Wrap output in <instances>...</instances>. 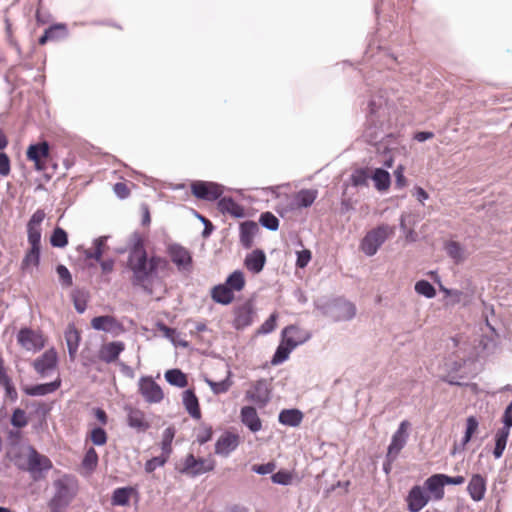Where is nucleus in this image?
<instances>
[{
	"label": "nucleus",
	"instance_id": "nucleus-38",
	"mask_svg": "<svg viewBox=\"0 0 512 512\" xmlns=\"http://www.w3.org/2000/svg\"><path fill=\"white\" fill-rule=\"evenodd\" d=\"M374 186L378 191H385L390 187L391 177L388 171L376 168L371 176Z\"/></svg>",
	"mask_w": 512,
	"mask_h": 512
},
{
	"label": "nucleus",
	"instance_id": "nucleus-39",
	"mask_svg": "<svg viewBox=\"0 0 512 512\" xmlns=\"http://www.w3.org/2000/svg\"><path fill=\"white\" fill-rule=\"evenodd\" d=\"M40 249L41 247H33L26 252L22 263L21 268L24 271H29L39 265L40 262Z\"/></svg>",
	"mask_w": 512,
	"mask_h": 512
},
{
	"label": "nucleus",
	"instance_id": "nucleus-30",
	"mask_svg": "<svg viewBox=\"0 0 512 512\" xmlns=\"http://www.w3.org/2000/svg\"><path fill=\"white\" fill-rule=\"evenodd\" d=\"M259 232V226L254 221H245L240 224V242L245 248H250L255 235Z\"/></svg>",
	"mask_w": 512,
	"mask_h": 512
},
{
	"label": "nucleus",
	"instance_id": "nucleus-52",
	"mask_svg": "<svg viewBox=\"0 0 512 512\" xmlns=\"http://www.w3.org/2000/svg\"><path fill=\"white\" fill-rule=\"evenodd\" d=\"M415 291L426 298H433L436 295L434 286L427 280H420L416 282Z\"/></svg>",
	"mask_w": 512,
	"mask_h": 512
},
{
	"label": "nucleus",
	"instance_id": "nucleus-55",
	"mask_svg": "<svg viewBox=\"0 0 512 512\" xmlns=\"http://www.w3.org/2000/svg\"><path fill=\"white\" fill-rule=\"evenodd\" d=\"M11 424L16 428H23L28 424V419L24 410L17 408L13 411Z\"/></svg>",
	"mask_w": 512,
	"mask_h": 512
},
{
	"label": "nucleus",
	"instance_id": "nucleus-3",
	"mask_svg": "<svg viewBox=\"0 0 512 512\" xmlns=\"http://www.w3.org/2000/svg\"><path fill=\"white\" fill-rule=\"evenodd\" d=\"M53 485L55 493L49 502V507L52 512H61L76 494V480L69 475H64L55 480Z\"/></svg>",
	"mask_w": 512,
	"mask_h": 512
},
{
	"label": "nucleus",
	"instance_id": "nucleus-29",
	"mask_svg": "<svg viewBox=\"0 0 512 512\" xmlns=\"http://www.w3.org/2000/svg\"><path fill=\"white\" fill-rule=\"evenodd\" d=\"M182 402L186 411L192 418L197 420L201 418L199 401L193 390L187 389L183 392Z\"/></svg>",
	"mask_w": 512,
	"mask_h": 512
},
{
	"label": "nucleus",
	"instance_id": "nucleus-5",
	"mask_svg": "<svg viewBox=\"0 0 512 512\" xmlns=\"http://www.w3.org/2000/svg\"><path fill=\"white\" fill-rule=\"evenodd\" d=\"M215 465V460L211 457L196 458L193 454H188L177 469L179 473L194 478L213 471Z\"/></svg>",
	"mask_w": 512,
	"mask_h": 512
},
{
	"label": "nucleus",
	"instance_id": "nucleus-57",
	"mask_svg": "<svg viewBox=\"0 0 512 512\" xmlns=\"http://www.w3.org/2000/svg\"><path fill=\"white\" fill-rule=\"evenodd\" d=\"M277 314L273 313L269 316L268 319L265 320V322L260 326L258 333L260 334H269L276 328V322H277Z\"/></svg>",
	"mask_w": 512,
	"mask_h": 512
},
{
	"label": "nucleus",
	"instance_id": "nucleus-17",
	"mask_svg": "<svg viewBox=\"0 0 512 512\" xmlns=\"http://www.w3.org/2000/svg\"><path fill=\"white\" fill-rule=\"evenodd\" d=\"M57 361L56 351L49 349L34 361L33 367L40 376L45 377L55 370Z\"/></svg>",
	"mask_w": 512,
	"mask_h": 512
},
{
	"label": "nucleus",
	"instance_id": "nucleus-47",
	"mask_svg": "<svg viewBox=\"0 0 512 512\" xmlns=\"http://www.w3.org/2000/svg\"><path fill=\"white\" fill-rule=\"evenodd\" d=\"M50 243L53 247L64 248L68 244L66 231L60 227H56L51 235Z\"/></svg>",
	"mask_w": 512,
	"mask_h": 512
},
{
	"label": "nucleus",
	"instance_id": "nucleus-53",
	"mask_svg": "<svg viewBox=\"0 0 512 512\" xmlns=\"http://www.w3.org/2000/svg\"><path fill=\"white\" fill-rule=\"evenodd\" d=\"M90 440L96 446H103L107 442V433L102 427H94L90 432Z\"/></svg>",
	"mask_w": 512,
	"mask_h": 512
},
{
	"label": "nucleus",
	"instance_id": "nucleus-25",
	"mask_svg": "<svg viewBox=\"0 0 512 512\" xmlns=\"http://www.w3.org/2000/svg\"><path fill=\"white\" fill-rule=\"evenodd\" d=\"M241 422L252 432L262 429V422L253 406H244L240 411Z\"/></svg>",
	"mask_w": 512,
	"mask_h": 512
},
{
	"label": "nucleus",
	"instance_id": "nucleus-22",
	"mask_svg": "<svg viewBox=\"0 0 512 512\" xmlns=\"http://www.w3.org/2000/svg\"><path fill=\"white\" fill-rule=\"evenodd\" d=\"M125 350V344L122 341H113L103 344L98 352V358L105 363L115 362L119 355Z\"/></svg>",
	"mask_w": 512,
	"mask_h": 512
},
{
	"label": "nucleus",
	"instance_id": "nucleus-46",
	"mask_svg": "<svg viewBox=\"0 0 512 512\" xmlns=\"http://www.w3.org/2000/svg\"><path fill=\"white\" fill-rule=\"evenodd\" d=\"M369 178H370V175L368 174L367 169H364V168L356 169L350 175V183L354 187L368 186Z\"/></svg>",
	"mask_w": 512,
	"mask_h": 512
},
{
	"label": "nucleus",
	"instance_id": "nucleus-36",
	"mask_svg": "<svg viewBox=\"0 0 512 512\" xmlns=\"http://www.w3.org/2000/svg\"><path fill=\"white\" fill-rule=\"evenodd\" d=\"M483 332V337L480 341V344L482 345L484 350H489L493 348L496 344V340L498 338V334L495 330V328L489 323V321L486 319L485 325L483 328H481Z\"/></svg>",
	"mask_w": 512,
	"mask_h": 512
},
{
	"label": "nucleus",
	"instance_id": "nucleus-16",
	"mask_svg": "<svg viewBox=\"0 0 512 512\" xmlns=\"http://www.w3.org/2000/svg\"><path fill=\"white\" fill-rule=\"evenodd\" d=\"M240 439L235 433L224 432L215 443V454L228 457L239 446Z\"/></svg>",
	"mask_w": 512,
	"mask_h": 512
},
{
	"label": "nucleus",
	"instance_id": "nucleus-58",
	"mask_svg": "<svg viewBox=\"0 0 512 512\" xmlns=\"http://www.w3.org/2000/svg\"><path fill=\"white\" fill-rule=\"evenodd\" d=\"M48 29H52L50 40H58L65 38L68 34L67 27L65 24H55L50 26Z\"/></svg>",
	"mask_w": 512,
	"mask_h": 512
},
{
	"label": "nucleus",
	"instance_id": "nucleus-11",
	"mask_svg": "<svg viewBox=\"0 0 512 512\" xmlns=\"http://www.w3.org/2000/svg\"><path fill=\"white\" fill-rule=\"evenodd\" d=\"M407 420L402 421L391 438V442L387 449V454L391 459H397L401 450L405 447L408 440L407 429L409 427Z\"/></svg>",
	"mask_w": 512,
	"mask_h": 512
},
{
	"label": "nucleus",
	"instance_id": "nucleus-34",
	"mask_svg": "<svg viewBox=\"0 0 512 512\" xmlns=\"http://www.w3.org/2000/svg\"><path fill=\"white\" fill-rule=\"evenodd\" d=\"M303 413L298 409H284L279 413L278 420L282 425L297 427L301 424Z\"/></svg>",
	"mask_w": 512,
	"mask_h": 512
},
{
	"label": "nucleus",
	"instance_id": "nucleus-35",
	"mask_svg": "<svg viewBox=\"0 0 512 512\" xmlns=\"http://www.w3.org/2000/svg\"><path fill=\"white\" fill-rule=\"evenodd\" d=\"M80 339V334L77 331V329L73 325L68 326V328L65 331V340L71 360L75 358V355L79 348Z\"/></svg>",
	"mask_w": 512,
	"mask_h": 512
},
{
	"label": "nucleus",
	"instance_id": "nucleus-37",
	"mask_svg": "<svg viewBox=\"0 0 512 512\" xmlns=\"http://www.w3.org/2000/svg\"><path fill=\"white\" fill-rule=\"evenodd\" d=\"M317 191L313 189H302L294 198V203L297 208H307L311 206L317 198Z\"/></svg>",
	"mask_w": 512,
	"mask_h": 512
},
{
	"label": "nucleus",
	"instance_id": "nucleus-23",
	"mask_svg": "<svg viewBox=\"0 0 512 512\" xmlns=\"http://www.w3.org/2000/svg\"><path fill=\"white\" fill-rule=\"evenodd\" d=\"M424 489L429 493L430 499L440 501L444 498L445 482L443 474H434L424 482Z\"/></svg>",
	"mask_w": 512,
	"mask_h": 512
},
{
	"label": "nucleus",
	"instance_id": "nucleus-64",
	"mask_svg": "<svg viewBox=\"0 0 512 512\" xmlns=\"http://www.w3.org/2000/svg\"><path fill=\"white\" fill-rule=\"evenodd\" d=\"M195 215L202 222V226H204L202 236L204 238L209 237L214 230L213 224L206 217L199 214L198 212H195Z\"/></svg>",
	"mask_w": 512,
	"mask_h": 512
},
{
	"label": "nucleus",
	"instance_id": "nucleus-24",
	"mask_svg": "<svg viewBox=\"0 0 512 512\" xmlns=\"http://www.w3.org/2000/svg\"><path fill=\"white\" fill-rule=\"evenodd\" d=\"M127 424L130 428L135 429L137 432H145L150 428V423L147 421L145 414L140 409L127 407Z\"/></svg>",
	"mask_w": 512,
	"mask_h": 512
},
{
	"label": "nucleus",
	"instance_id": "nucleus-40",
	"mask_svg": "<svg viewBox=\"0 0 512 512\" xmlns=\"http://www.w3.org/2000/svg\"><path fill=\"white\" fill-rule=\"evenodd\" d=\"M134 489L132 487H121L113 491L111 503L115 506H126L129 504L130 497Z\"/></svg>",
	"mask_w": 512,
	"mask_h": 512
},
{
	"label": "nucleus",
	"instance_id": "nucleus-59",
	"mask_svg": "<svg viewBox=\"0 0 512 512\" xmlns=\"http://www.w3.org/2000/svg\"><path fill=\"white\" fill-rule=\"evenodd\" d=\"M417 218L412 213H403L400 218V228L402 231H406L409 227H414L417 223Z\"/></svg>",
	"mask_w": 512,
	"mask_h": 512
},
{
	"label": "nucleus",
	"instance_id": "nucleus-44",
	"mask_svg": "<svg viewBox=\"0 0 512 512\" xmlns=\"http://www.w3.org/2000/svg\"><path fill=\"white\" fill-rule=\"evenodd\" d=\"M206 382L214 394L218 395L226 393L233 384L231 381V371H228L227 377L222 381L215 382L207 379Z\"/></svg>",
	"mask_w": 512,
	"mask_h": 512
},
{
	"label": "nucleus",
	"instance_id": "nucleus-62",
	"mask_svg": "<svg viewBox=\"0 0 512 512\" xmlns=\"http://www.w3.org/2000/svg\"><path fill=\"white\" fill-rule=\"evenodd\" d=\"M311 260V252L307 249L297 252L296 265L299 268H304L308 265Z\"/></svg>",
	"mask_w": 512,
	"mask_h": 512
},
{
	"label": "nucleus",
	"instance_id": "nucleus-7",
	"mask_svg": "<svg viewBox=\"0 0 512 512\" xmlns=\"http://www.w3.org/2000/svg\"><path fill=\"white\" fill-rule=\"evenodd\" d=\"M393 233V228L388 225H380L368 232L361 242V249L367 256L377 253L380 246Z\"/></svg>",
	"mask_w": 512,
	"mask_h": 512
},
{
	"label": "nucleus",
	"instance_id": "nucleus-4",
	"mask_svg": "<svg viewBox=\"0 0 512 512\" xmlns=\"http://www.w3.org/2000/svg\"><path fill=\"white\" fill-rule=\"evenodd\" d=\"M19 469L29 472L34 481H39L45 477V474L52 469L53 464L51 460L40 454L35 448H28V456L26 464H18Z\"/></svg>",
	"mask_w": 512,
	"mask_h": 512
},
{
	"label": "nucleus",
	"instance_id": "nucleus-32",
	"mask_svg": "<svg viewBox=\"0 0 512 512\" xmlns=\"http://www.w3.org/2000/svg\"><path fill=\"white\" fill-rule=\"evenodd\" d=\"M444 249L455 264H460L467 258L465 247L457 241L451 240L446 242Z\"/></svg>",
	"mask_w": 512,
	"mask_h": 512
},
{
	"label": "nucleus",
	"instance_id": "nucleus-63",
	"mask_svg": "<svg viewBox=\"0 0 512 512\" xmlns=\"http://www.w3.org/2000/svg\"><path fill=\"white\" fill-rule=\"evenodd\" d=\"M272 481L280 485H288L291 482V475L284 471L276 472L272 475Z\"/></svg>",
	"mask_w": 512,
	"mask_h": 512
},
{
	"label": "nucleus",
	"instance_id": "nucleus-61",
	"mask_svg": "<svg viewBox=\"0 0 512 512\" xmlns=\"http://www.w3.org/2000/svg\"><path fill=\"white\" fill-rule=\"evenodd\" d=\"M275 470V464L273 462H268L261 465H253L252 471L259 475H267L272 473Z\"/></svg>",
	"mask_w": 512,
	"mask_h": 512
},
{
	"label": "nucleus",
	"instance_id": "nucleus-6",
	"mask_svg": "<svg viewBox=\"0 0 512 512\" xmlns=\"http://www.w3.org/2000/svg\"><path fill=\"white\" fill-rule=\"evenodd\" d=\"M166 253L179 273L189 274L192 272V253L186 247L179 243H171L167 245Z\"/></svg>",
	"mask_w": 512,
	"mask_h": 512
},
{
	"label": "nucleus",
	"instance_id": "nucleus-45",
	"mask_svg": "<svg viewBox=\"0 0 512 512\" xmlns=\"http://www.w3.org/2000/svg\"><path fill=\"white\" fill-rule=\"evenodd\" d=\"M232 291H241L245 286L244 274L240 270L231 273L225 283Z\"/></svg>",
	"mask_w": 512,
	"mask_h": 512
},
{
	"label": "nucleus",
	"instance_id": "nucleus-19",
	"mask_svg": "<svg viewBox=\"0 0 512 512\" xmlns=\"http://www.w3.org/2000/svg\"><path fill=\"white\" fill-rule=\"evenodd\" d=\"M310 338V332L294 325L287 326L282 331V339L294 349L307 342Z\"/></svg>",
	"mask_w": 512,
	"mask_h": 512
},
{
	"label": "nucleus",
	"instance_id": "nucleus-54",
	"mask_svg": "<svg viewBox=\"0 0 512 512\" xmlns=\"http://www.w3.org/2000/svg\"><path fill=\"white\" fill-rule=\"evenodd\" d=\"M168 458H169L168 456L162 454L160 456H156V457L149 459L145 463V471L147 473H151V472L155 471L157 468L164 466L165 463L167 462Z\"/></svg>",
	"mask_w": 512,
	"mask_h": 512
},
{
	"label": "nucleus",
	"instance_id": "nucleus-28",
	"mask_svg": "<svg viewBox=\"0 0 512 512\" xmlns=\"http://www.w3.org/2000/svg\"><path fill=\"white\" fill-rule=\"evenodd\" d=\"M61 386V380L57 378L55 381L43 384H36L23 388V392L28 396H45L55 392Z\"/></svg>",
	"mask_w": 512,
	"mask_h": 512
},
{
	"label": "nucleus",
	"instance_id": "nucleus-9",
	"mask_svg": "<svg viewBox=\"0 0 512 512\" xmlns=\"http://www.w3.org/2000/svg\"><path fill=\"white\" fill-rule=\"evenodd\" d=\"M245 398L263 408L270 401V389L266 379H259L255 381L250 388L245 392Z\"/></svg>",
	"mask_w": 512,
	"mask_h": 512
},
{
	"label": "nucleus",
	"instance_id": "nucleus-31",
	"mask_svg": "<svg viewBox=\"0 0 512 512\" xmlns=\"http://www.w3.org/2000/svg\"><path fill=\"white\" fill-rule=\"evenodd\" d=\"M265 263H266L265 253L259 249L254 250L253 252L248 254L245 258L246 268L254 274L261 272Z\"/></svg>",
	"mask_w": 512,
	"mask_h": 512
},
{
	"label": "nucleus",
	"instance_id": "nucleus-13",
	"mask_svg": "<svg viewBox=\"0 0 512 512\" xmlns=\"http://www.w3.org/2000/svg\"><path fill=\"white\" fill-rule=\"evenodd\" d=\"M330 314L334 321H349L356 315V306L347 300H336L329 306Z\"/></svg>",
	"mask_w": 512,
	"mask_h": 512
},
{
	"label": "nucleus",
	"instance_id": "nucleus-15",
	"mask_svg": "<svg viewBox=\"0 0 512 512\" xmlns=\"http://www.w3.org/2000/svg\"><path fill=\"white\" fill-rule=\"evenodd\" d=\"M430 496L424 487L415 485L409 491L406 502L410 512L421 511L429 502Z\"/></svg>",
	"mask_w": 512,
	"mask_h": 512
},
{
	"label": "nucleus",
	"instance_id": "nucleus-51",
	"mask_svg": "<svg viewBox=\"0 0 512 512\" xmlns=\"http://www.w3.org/2000/svg\"><path fill=\"white\" fill-rule=\"evenodd\" d=\"M174 435H175V430L174 428L172 427H168L164 430L163 432V438H162V442H161V449H162V454L166 455L169 457L171 451H172V441H173V438H174Z\"/></svg>",
	"mask_w": 512,
	"mask_h": 512
},
{
	"label": "nucleus",
	"instance_id": "nucleus-21",
	"mask_svg": "<svg viewBox=\"0 0 512 512\" xmlns=\"http://www.w3.org/2000/svg\"><path fill=\"white\" fill-rule=\"evenodd\" d=\"M48 156L49 144L46 141L30 145L27 150V158L35 163V168L39 171L45 169L43 159H46Z\"/></svg>",
	"mask_w": 512,
	"mask_h": 512
},
{
	"label": "nucleus",
	"instance_id": "nucleus-41",
	"mask_svg": "<svg viewBox=\"0 0 512 512\" xmlns=\"http://www.w3.org/2000/svg\"><path fill=\"white\" fill-rule=\"evenodd\" d=\"M165 379L170 385L179 388H184L188 385L186 375L179 369H170L166 371Z\"/></svg>",
	"mask_w": 512,
	"mask_h": 512
},
{
	"label": "nucleus",
	"instance_id": "nucleus-50",
	"mask_svg": "<svg viewBox=\"0 0 512 512\" xmlns=\"http://www.w3.org/2000/svg\"><path fill=\"white\" fill-rule=\"evenodd\" d=\"M259 223L270 231H276L279 228L278 218L271 212H264L260 215Z\"/></svg>",
	"mask_w": 512,
	"mask_h": 512
},
{
	"label": "nucleus",
	"instance_id": "nucleus-42",
	"mask_svg": "<svg viewBox=\"0 0 512 512\" xmlns=\"http://www.w3.org/2000/svg\"><path fill=\"white\" fill-rule=\"evenodd\" d=\"M294 350V348L291 347L286 341L282 339L280 345L277 347L273 357H272V364L278 365L283 362H285L288 358L290 353Z\"/></svg>",
	"mask_w": 512,
	"mask_h": 512
},
{
	"label": "nucleus",
	"instance_id": "nucleus-20",
	"mask_svg": "<svg viewBox=\"0 0 512 512\" xmlns=\"http://www.w3.org/2000/svg\"><path fill=\"white\" fill-rule=\"evenodd\" d=\"M254 310L250 303H245L234 309L233 327L237 330L244 329L253 323Z\"/></svg>",
	"mask_w": 512,
	"mask_h": 512
},
{
	"label": "nucleus",
	"instance_id": "nucleus-60",
	"mask_svg": "<svg viewBox=\"0 0 512 512\" xmlns=\"http://www.w3.org/2000/svg\"><path fill=\"white\" fill-rule=\"evenodd\" d=\"M73 302H74V307H75L76 311L80 314L84 313V311L86 310V307H87V300H86L84 293H80V292L74 293L73 294Z\"/></svg>",
	"mask_w": 512,
	"mask_h": 512
},
{
	"label": "nucleus",
	"instance_id": "nucleus-1",
	"mask_svg": "<svg viewBox=\"0 0 512 512\" xmlns=\"http://www.w3.org/2000/svg\"><path fill=\"white\" fill-rule=\"evenodd\" d=\"M127 267L132 272V284L149 293H152L153 285L160 281V274H167L171 268L165 257L156 254L148 257L144 239L138 232H134L128 242Z\"/></svg>",
	"mask_w": 512,
	"mask_h": 512
},
{
	"label": "nucleus",
	"instance_id": "nucleus-2",
	"mask_svg": "<svg viewBox=\"0 0 512 512\" xmlns=\"http://www.w3.org/2000/svg\"><path fill=\"white\" fill-rule=\"evenodd\" d=\"M392 110L386 92L379 91L371 96L368 101L367 127L364 131L368 143L375 144L382 137L384 126L390 123Z\"/></svg>",
	"mask_w": 512,
	"mask_h": 512
},
{
	"label": "nucleus",
	"instance_id": "nucleus-18",
	"mask_svg": "<svg viewBox=\"0 0 512 512\" xmlns=\"http://www.w3.org/2000/svg\"><path fill=\"white\" fill-rule=\"evenodd\" d=\"M91 326L97 331H103L113 335H117L123 331L122 324L115 317L110 315L94 317L91 320Z\"/></svg>",
	"mask_w": 512,
	"mask_h": 512
},
{
	"label": "nucleus",
	"instance_id": "nucleus-8",
	"mask_svg": "<svg viewBox=\"0 0 512 512\" xmlns=\"http://www.w3.org/2000/svg\"><path fill=\"white\" fill-rule=\"evenodd\" d=\"M191 191L198 199L215 201L222 196L224 188L222 185L215 182L195 181L191 185Z\"/></svg>",
	"mask_w": 512,
	"mask_h": 512
},
{
	"label": "nucleus",
	"instance_id": "nucleus-43",
	"mask_svg": "<svg viewBox=\"0 0 512 512\" xmlns=\"http://www.w3.org/2000/svg\"><path fill=\"white\" fill-rule=\"evenodd\" d=\"M508 436H509V432L507 431V428H501L500 430L497 431L496 436H495L496 443H495V448L493 451L495 458L498 459L503 455Z\"/></svg>",
	"mask_w": 512,
	"mask_h": 512
},
{
	"label": "nucleus",
	"instance_id": "nucleus-26",
	"mask_svg": "<svg viewBox=\"0 0 512 512\" xmlns=\"http://www.w3.org/2000/svg\"><path fill=\"white\" fill-rule=\"evenodd\" d=\"M217 208L222 214H228L234 218L245 216L244 208L231 197L219 198Z\"/></svg>",
	"mask_w": 512,
	"mask_h": 512
},
{
	"label": "nucleus",
	"instance_id": "nucleus-10",
	"mask_svg": "<svg viewBox=\"0 0 512 512\" xmlns=\"http://www.w3.org/2000/svg\"><path fill=\"white\" fill-rule=\"evenodd\" d=\"M139 392L148 403H160L164 398L162 388L151 378L141 377L138 383Z\"/></svg>",
	"mask_w": 512,
	"mask_h": 512
},
{
	"label": "nucleus",
	"instance_id": "nucleus-48",
	"mask_svg": "<svg viewBox=\"0 0 512 512\" xmlns=\"http://www.w3.org/2000/svg\"><path fill=\"white\" fill-rule=\"evenodd\" d=\"M97 464H98V454L93 447H90L84 455V458L82 460V467L85 470L92 472L97 467Z\"/></svg>",
	"mask_w": 512,
	"mask_h": 512
},
{
	"label": "nucleus",
	"instance_id": "nucleus-27",
	"mask_svg": "<svg viewBox=\"0 0 512 512\" xmlns=\"http://www.w3.org/2000/svg\"><path fill=\"white\" fill-rule=\"evenodd\" d=\"M467 491L474 501H481L484 498L486 492L485 478L480 474L472 475L467 486Z\"/></svg>",
	"mask_w": 512,
	"mask_h": 512
},
{
	"label": "nucleus",
	"instance_id": "nucleus-49",
	"mask_svg": "<svg viewBox=\"0 0 512 512\" xmlns=\"http://www.w3.org/2000/svg\"><path fill=\"white\" fill-rule=\"evenodd\" d=\"M479 422L476 417L469 416L466 420V431L461 442V448L464 449L465 445L471 440L473 434L477 431Z\"/></svg>",
	"mask_w": 512,
	"mask_h": 512
},
{
	"label": "nucleus",
	"instance_id": "nucleus-12",
	"mask_svg": "<svg viewBox=\"0 0 512 512\" xmlns=\"http://www.w3.org/2000/svg\"><path fill=\"white\" fill-rule=\"evenodd\" d=\"M17 341L26 350L34 352L41 350L45 345L42 334L29 328H23L18 332Z\"/></svg>",
	"mask_w": 512,
	"mask_h": 512
},
{
	"label": "nucleus",
	"instance_id": "nucleus-56",
	"mask_svg": "<svg viewBox=\"0 0 512 512\" xmlns=\"http://www.w3.org/2000/svg\"><path fill=\"white\" fill-rule=\"evenodd\" d=\"M56 272L59 276V280L62 283V285L69 287L72 285V276L68 268L62 264H59L56 267Z\"/></svg>",
	"mask_w": 512,
	"mask_h": 512
},
{
	"label": "nucleus",
	"instance_id": "nucleus-14",
	"mask_svg": "<svg viewBox=\"0 0 512 512\" xmlns=\"http://www.w3.org/2000/svg\"><path fill=\"white\" fill-rule=\"evenodd\" d=\"M45 218V212L36 210L27 224L28 242L30 246L41 247V224Z\"/></svg>",
	"mask_w": 512,
	"mask_h": 512
},
{
	"label": "nucleus",
	"instance_id": "nucleus-33",
	"mask_svg": "<svg viewBox=\"0 0 512 512\" xmlns=\"http://www.w3.org/2000/svg\"><path fill=\"white\" fill-rule=\"evenodd\" d=\"M211 297L216 303L228 305L233 301L234 293L226 284H219L212 289Z\"/></svg>",
	"mask_w": 512,
	"mask_h": 512
}]
</instances>
